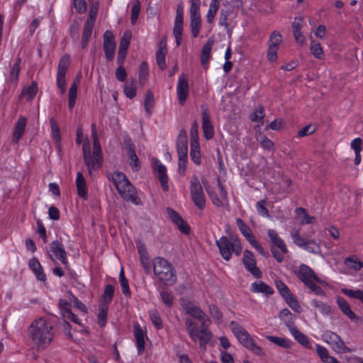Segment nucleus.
Wrapping results in <instances>:
<instances>
[{
  "label": "nucleus",
  "mask_w": 363,
  "mask_h": 363,
  "mask_svg": "<svg viewBox=\"0 0 363 363\" xmlns=\"http://www.w3.org/2000/svg\"><path fill=\"white\" fill-rule=\"evenodd\" d=\"M162 43H160V47L156 52L157 63L161 69L166 68L165 56H166V44L164 46L162 45Z\"/></svg>",
  "instance_id": "obj_35"
},
{
  "label": "nucleus",
  "mask_w": 363,
  "mask_h": 363,
  "mask_svg": "<svg viewBox=\"0 0 363 363\" xmlns=\"http://www.w3.org/2000/svg\"><path fill=\"white\" fill-rule=\"evenodd\" d=\"M341 291L346 296L351 298L359 299L363 303V291L362 290H352L349 289H342Z\"/></svg>",
  "instance_id": "obj_46"
},
{
  "label": "nucleus",
  "mask_w": 363,
  "mask_h": 363,
  "mask_svg": "<svg viewBox=\"0 0 363 363\" xmlns=\"http://www.w3.org/2000/svg\"><path fill=\"white\" fill-rule=\"evenodd\" d=\"M20 65L21 59L17 58L10 72L11 81L14 82L15 83H16L18 81V74L20 72Z\"/></svg>",
  "instance_id": "obj_49"
},
{
  "label": "nucleus",
  "mask_w": 363,
  "mask_h": 363,
  "mask_svg": "<svg viewBox=\"0 0 363 363\" xmlns=\"http://www.w3.org/2000/svg\"><path fill=\"white\" fill-rule=\"evenodd\" d=\"M323 340L329 344L336 352L347 353L351 350L347 347L342 338L335 333L328 331L323 335Z\"/></svg>",
  "instance_id": "obj_9"
},
{
  "label": "nucleus",
  "mask_w": 363,
  "mask_h": 363,
  "mask_svg": "<svg viewBox=\"0 0 363 363\" xmlns=\"http://www.w3.org/2000/svg\"><path fill=\"white\" fill-rule=\"evenodd\" d=\"M140 11V3L139 0H135L133 4L132 9H131V15H130V19H131V23L134 25L138 18V16Z\"/></svg>",
  "instance_id": "obj_48"
},
{
  "label": "nucleus",
  "mask_w": 363,
  "mask_h": 363,
  "mask_svg": "<svg viewBox=\"0 0 363 363\" xmlns=\"http://www.w3.org/2000/svg\"><path fill=\"white\" fill-rule=\"evenodd\" d=\"M295 274L305 284L311 280H314L316 282L321 281L314 271L304 264L300 265L299 269L295 272Z\"/></svg>",
  "instance_id": "obj_17"
},
{
  "label": "nucleus",
  "mask_w": 363,
  "mask_h": 363,
  "mask_svg": "<svg viewBox=\"0 0 363 363\" xmlns=\"http://www.w3.org/2000/svg\"><path fill=\"white\" fill-rule=\"evenodd\" d=\"M177 93L179 104L183 105L189 94V82L186 74L182 73L179 77Z\"/></svg>",
  "instance_id": "obj_14"
},
{
  "label": "nucleus",
  "mask_w": 363,
  "mask_h": 363,
  "mask_svg": "<svg viewBox=\"0 0 363 363\" xmlns=\"http://www.w3.org/2000/svg\"><path fill=\"white\" fill-rule=\"evenodd\" d=\"M201 116H202V129L203 135L207 140H210L213 137L214 131L213 127L211 122L208 109L206 106H201Z\"/></svg>",
  "instance_id": "obj_16"
},
{
  "label": "nucleus",
  "mask_w": 363,
  "mask_h": 363,
  "mask_svg": "<svg viewBox=\"0 0 363 363\" xmlns=\"http://www.w3.org/2000/svg\"><path fill=\"white\" fill-rule=\"evenodd\" d=\"M289 330L294 337L297 340V342H298L301 345L306 348H311V345L307 336L300 332L295 326L291 328Z\"/></svg>",
  "instance_id": "obj_30"
},
{
  "label": "nucleus",
  "mask_w": 363,
  "mask_h": 363,
  "mask_svg": "<svg viewBox=\"0 0 363 363\" xmlns=\"http://www.w3.org/2000/svg\"><path fill=\"white\" fill-rule=\"evenodd\" d=\"M190 156L195 164H199L201 163V155L197 140H195V143L193 141L191 142Z\"/></svg>",
  "instance_id": "obj_40"
},
{
  "label": "nucleus",
  "mask_w": 363,
  "mask_h": 363,
  "mask_svg": "<svg viewBox=\"0 0 363 363\" xmlns=\"http://www.w3.org/2000/svg\"><path fill=\"white\" fill-rule=\"evenodd\" d=\"M316 352L318 353L321 360L325 363H330V358H334L333 357H331L328 354V350L325 347L320 345H316Z\"/></svg>",
  "instance_id": "obj_47"
},
{
  "label": "nucleus",
  "mask_w": 363,
  "mask_h": 363,
  "mask_svg": "<svg viewBox=\"0 0 363 363\" xmlns=\"http://www.w3.org/2000/svg\"><path fill=\"white\" fill-rule=\"evenodd\" d=\"M256 140L260 143L263 148L267 150H272L274 149L273 142L262 133L259 132L256 134Z\"/></svg>",
  "instance_id": "obj_38"
},
{
  "label": "nucleus",
  "mask_w": 363,
  "mask_h": 363,
  "mask_svg": "<svg viewBox=\"0 0 363 363\" xmlns=\"http://www.w3.org/2000/svg\"><path fill=\"white\" fill-rule=\"evenodd\" d=\"M242 262L246 269L248 270L255 277L260 278L262 277V272L256 266V259L252 252L247 250L244 251Z\"/></svg>",
  "instance_id": "obj_12"
},
{
  "label": "nucleus",
  "mask_w": 363,
  "mask_h": 363,
  "mask_svg": "<svg viewBox=\"0 0 363 363\" xmlns=\"http://www.w3.org/2000/svg\"><path fill=\"white\" fill-rule=\"evenodd\" d=\"M167 213L169 219L177 226L184 234L188 235L190 232L189 225L183 220L182 216L171 208H167Z\"/></svg>",
  "instance_id": "obj_18"
},
{
  "label": "nucleus",
  "mask_w": 363,
  "mask_h": 363,
  "mask_svg": "<svg viewBox=\"0 0 363 363\" xmlns=\"http://www.w3.org/2000/svg\"><path fill=\"white\" fill-rule=\"evenodd\" d=\"M155 105V98L153 93L150 90H147L146 92V96L144 101V106L147 115L152 113V108Z\"/></svg>",
  "instance_id": "obj_39"
},
{
  "label": "nucleus",
  "mask_w": 363,
  "mask_h": 363,
  "mask_svg": "<svg viewBox=\"0 0 363 363\" xmlns=\"http://www.w3.org/2000/svg\"><path fill=\"white\" fill-rule=\"evenodd\" d=\"M91 134L93 138V143H94V151L93 152H96V154L101 155V147L99 145L98 137H97V132L96 129V125L93 123L91 125Z\"/></svg>",
  "instance_id": "obj_54"
},
{
  "label": "nucleus",
  "mask_w": 363,
  "mask_h": 363,
  "mask_svg": "<svg viewBox=\"0 0 363 363\" xmlns=\"http://www.w3.org/2000/svg\"><path fill=\"white\" fill-rule=\"evenodd\" d=\"M337 303L342 312L350 320H354L357 318L355 313L351 310L348 302L342 297H337Z\"/></svg>",
  "instance_id": "obj_25"
},
{
  "label": "nucleus",
  "mask_w": 363,
  "mask_h": 363,
  "mask_svg": "<svg viewBox=\"0 0 363 363\" xmlns=\"http://www.w3.org/2000/svg\"><path fill=\"white\" fill-rule=\"evenodd\" d=\"M228 11L222 10L220 13V18H219V24L220 26H225V28L227 30V32L229 35H230L231 29L230 28V25L228 23Z\"/></svg>",
  "instance_id": "obj_57"
},
{
  "label": "nucleus",
  "mask_w": 363,
  "mask_h": 363,
  "mask_svg": "<svg viewBox=\"0 0 363 363\" xmlns=\"http://www.w3.org/2000/svg\"><path fill=\"white\" fill-rule=\"evenodd\" d=\"M275 286L281 296L284 298L289 306L297 313L300 312V306L287 286L280 279L275 280Z\"/></svg>",
  "instance_id": "obj_7"
},
{
  "label": "nucleus",
  "mask_w": 363,
  "mask_h": 363,
  "mask_svg": "<svg viewBox=\"0 0 363 363\" xmlns=\"http://www.w3.org/2000/svg\"><path fill=\"white\" fill-rule=\"evenodd\" d=\"M177 147L178 155H187V135L186 130L184 129L180 130L177 136Z\"/></svg>",
  "instance_id": "obj_22"
},
{
  "label": "nucleus",
  "mask_w": 363,
  "mask_h": 363,
  "mask_svg": "<svg viewBox=\"0 0 363 363\" xmlns=\"http://www.w3.org/2000/svg\"><path fill=\"white\" fill-rule=\"evenodd\" d=\"M124 93L129 99H133L136 95V81L131 79L124 85Z\"/></svg>",
  "instance_id": "obj_37"
},
{
  "label": "nucleus",
  "mask_w": 363,
  "mask_h": 363,
  "mask_svg": "<svg viewBox=\"0 0 363 363\" xmlns=\"http://www.w3.org/2000/svg\"><path fill=\"white\" fill-rule=\"evenodd\" d=\"M232 332L235 335L240 343L246 349L258 356H264L265 354L262 349L258 346L248 332L235 321L233 320L230 323Z\"/></svg>",
  "instance_id": "obj_4"
},
{
  "label": "nucleus",
  "mask_w": 363,
  "mask_h": 363,
  "mask_svg": "<svg viewBox=\"0 0 363 363\" xmlns=\"http://www.w3.org/2000/svg\"><path fill=\"white\" fill-rule=\"evenodd\" d=\"M306 250L311 253H319L320 252V246L313 240H307L306 245L303 247Z\"/></svg>",
  "instance_id": "obj_53"
},
{
  "label": "nucleus",
  "mask_w": 363,
  "mask_h": 363,
  "mask_svg": "<svg viewBox=\"0 0 363 363\" xmlns=\"http://www.w3.org/2000/svg\"><path fill=\"white\" fill-rule=\"evenodd\" d=\"M267 233L272 243L271 246L272 253L276 260L281 262L284 258V255L288 252L287 247L274 230L270 229Z\"/></svg>",
  "instance_id": "obj_5"
},
{
  "label": "nucleus",
  "mask_w": 363,
  "mask_h": 363,
  "mask_svg": "<svg viewBox=\"0 0 363 363\" xmlns=\"http://www.w3.org/2000/svg\"><path fill=\"white\" fill-rule=\"evenodd\" d=\"M154 164V169L157 173L158 179L161 183L162 187L164 191H167L169 189L167 181L168 177L166 174V167L157 159L152 160Z\"/></svg>",
  "instance_id": "obj_20"
},
{
  "label": "nucleus",
  "mask_w": 363,
  "mask_h": 363,
  "mask_svg": "<svg viewBox=\"0 0 363 363\" xmlns=\"http://www.w3.org/2000/svg\"><path fill=\"white\" fill-rule=\"evenodd\" d=\"M94 26V25L91 24V23H85V24L84 26L83 33H82V48H84L86 46V45L91 38Z\"/></svg>",
  "instance_id": "obj_36"
},
{
  "label": "nucleus",
  "mask_w": 363,
  "mask_h": 363,
  "mask_svg": "<svg viewBox=\"0 0 363 363\" xmlns=\"http://www.w3.org/2000/svg\"><path fill=\"white\" fill-rule=\"evenodd\" d=\"M50 251L55 257L59 259L65 265V268L69 269L67 252L65 250L62 244L58 240H55L50 243Z\"/></svg>",
  "instance_id": "obj_19"
},
{
  "label": "nucleus",
  "mask_w": 363,
  "mask_h": 363,
  "mask_svg": "<svg viewBox=\"0 0 363 363\" xmlns=\"http://www.w3.org/2000/svg\"><path fill=\"white\" fill-rule=\"evenodd\" d=\"M26 118L24 116H21L18 118L16 123L15 130L13 134L12 140L13 142L17 143L23 135L26 127Z\"/></svg>",
  "instance_id": "obj_23"
},
{
  "label": "nucleus",
  "mask_w": 363,
  "mask_h": 363,
  "mask_svg": "<svg viewBox=\"0 0 363 363\" xmlns=\"http://www.w3.org/2000/svg\"><path fill=\"white\" fill-rule=\"evenodd\" d=\"M147 76H148L147 64L145 62H143L140 66L139 82L142 84H144L147 79Z\"/></svg>",
  "instance_id": "obj_50"
},
{
  "label": "nucleus",
  "mask_w": 363,
  "mask_h": 363,
  "mask_svg": "<svg viewBox=\"0 0 363 363\" xmlns=\"http://www.w3.org/2000/svg\"><path fill=\"white\" fill-rule=\"evenodd\" d=\"M209 313L217 321H221L223 315L216 305L211 304L209 306Z\"/></svg>",
  "instance_id": "obj_64"
},
{
  "label": "nucleus",
  "mask_w": 363,
  "mask_h": 363,
  "mask_svg": "<svg viewBox=\"0 0 363 363\" xmlns=\"http://www.w3.org/2000/svg\"><path fill=\"white\" fill-rule=\"evenodd\" d=\"M251 291L254 293H262L267 296L272 295L274 293L273 289L263 281L252 283Z\"/></svg>",
  "instance_id": "obj_28"
},
{
  "label": "nucleus",
  "mask_w": 363,
  "mask_h": 363,
  "mask_svg": "<svg viewBox=\"0 0 363 363\" xmlns=\"http://www.w3.org/2000/svg\"><path fill=\"white\" fill-rule=\"evenodd\" d=\"M218 8H219V4H216L215 2L211 3L210 7H209V9H208V13H207L208 23H211L213 22Z\"/></svg>",
  "instance_id": "obj_56"
},
{
  "label": "nucleus",
  "mask_w": 363,
  "mask_h": 363,
  "mask_svg": "<svg viewBox=\"0 0 363 363\" xmlns=\"http://www.w3.org/2000/svg\"><path fill=\"white\" fill-rule=\"evenodd\" d=\"M191 196L194 203L200 210H203L206 206V201L202 186L196 176H193L190 182Z\"/></svg>",
  "instance_id": "obj_6"
},
{
  "label": "nucleus",
  "mask_w": 363,
  "mask_h": 363,
  "mask_svg": "<svg viewBox=\"0 0 363 363\" xmlns=\"http://www.w3.org/2000/svg\"><path fill=\"white\" fill-rule=\"evenodd\" d=\"M279 318L285 323L289 330L294 327V320L295 318V315H293L289 309H282L279 313Z\"/></svg>",
  "instance_id": "obj_33"
},
{
  "label": "nucleus",
  "mask_w": 363,
  "mask_h": 363,
  "mask_svg": "<svg viewBox=\"0 0 363 363\" xmlns=\"http://www.w3.org/2000/svg\"><path fill=\"white\" fill-rule=\"evenodd\" d=\"M123 143L127 155L130 160V165L132 169L135 172L138 171L140 168L139 160L135 154V145L132 139L128 135H125L123 138Z\"/></svg>",
  "instance_id": "obj_11"
},
{
  "label": "nucleus",
  "mask_w": 363,
  "mask_h": 363,
  "mask_svg": "<svg viewBox=\"0 0 363 363\" xmlns=\"http://www.w3.org/2000/svg\"><path fill=\"white\" fill-rule=\"evenodd\" d=\"M65 73L57 72V85L60 89L61 94H64L66 91V79Z\"/></svg>",
  "instance_id": "obj_59"
},
{
  "label": "nucleus",
  "mask_w": 363,
  "mask_h": 363,
  "mask_svg": "<svg viewBox=\"0 0 363 363\" xmlns=\"http://www.w3.org/2000/svg\"><path fill=\"white\" fill-rule=\"evenodd\" d=\"M313 303L323 314L328 315L331 312L330 307L321 301L314 300Z\"/></svg>",
  "instance_id": "obj_60"
},
{
  "label": "nucleus",
  "mask_w": 363,
  "mask_h": 363,
  "mask_svg": "<svg viewBox=\"0 0 363 363\" xmlns=\"http://www.w3.org/2000/svg\"><path fill=\"white\" fill-rule=\"evenodd\" d=\"M29 333L34 345L45 348L52 341L55 330L50 323L40 318L32 323Z\"/></svg>",
  "instance_id": "obj_1"
},
{
  "label": "nucleus",
  "mask_w": 363,
  "mask_h": 363,
  "mask_svg": "<svg viewBox=\"0 0 363 363\" xmlns=\"http://www.w3.org/2000/svg\"><path fill=\"white\" fill-rule=\"evenodd\" d=\"M160 296L162 301L165 305L170 307L172 306L174 302V296L172 293L168 292L167 291H162L160 293Z\"/></svg>",
  "instance_id": "obj_61"
},
{
  "label": "nucleus",
  "mask_w": 363,
  "mask_h": 363,
  "mask_svg": "<svg viewBox=\"0 0 363 363\" xmlns=\"http://www.w3.org/2000/svg\"><path fill=\"white\" fill-rule=\"evenodd\" d=\"M267 340H269L270 342L274 343L275 345L280 346L283 348H289L291 347V342L288 340L283 338V337H279L276 336H272L269 335L267 337Z\"/></svg>",
  "instance_id": "obj_42"
},
{
  "label": "nucleus",
  "mask_w": 363,
  "mask_h": 363,
  "mask_svg": "<svg viewBox=\"0 0 363 363\" xmlns=\"http://www.w3.org/2000/svg\"><path fill=\"white\" fill-rule=\"evenodd\" d=\"M267 201L266 199H262L261 201H259L257 203V208L258 213L265 217H269V213L268 209L265 207Z\"/></svg>",
  "instance_id": "obj_62"
},
{
  "label": "nucleus",
  "mask_w": 363,
  "mask_h": 363,
  "mask_svg": "<svg viewBox=\"0 0 363 363\" xmlns=\"http://www.w3.org/2000/svg\"><path fill=\"white\" fill-rule=\"evenodd\" d=\"M131 37V32L129 30L125 31L121 39L118 50L127 51L130 45Z\"/></svg>",
  "instance_id": "obj_45"
},
{
  "label": "nucleus",
  "mask_w": 363,
  "mask_h": 363,
  "mask_svg": "<svg viewBox=\"0 0 363 363\" xmlns=\"http://www.w3.org/2000/svg\"><path fill=\"white\" fill-rule=\"evenodd\" d=\"M200 4V0H191V30L194 38H196L199 35L201 28Z\"/></svg>",
  "instance_id": "obj_8"
},
{
  "label": "nucleus",
  "mask_w": 363,
  "mask_h": 363,
  "mask_svg": "<svg viewBox=\"0 0 363 363\" xmlns=\"http://www.w3.org/2000/svg\"><path fill=\"white\" fill-rule=\"evenodd\" d=\"M345 264L350 268L354 269L357 271L360 270L363 267V263L360 261L354 259L352 257H347L345 260Z\"/></svg>",
  "instance_id": "obj_58"
},
{
  "label": "nucleus",
  "mask_w": 363,
  "mask_h": 363,
  "mask_svg": "<svg viewBox=\"0 0 363 363\" xmlns=\"http://www.w3.org/2000/svg\"><path fill=\"white\" fill-rule=\"evenodd\" d=\"M76 185L79 196L86 200L87 199L86 184L83 174L80 172L77 174Z\"/></svg>",
  "instance_id": "obj_26"
},
{
  "label": "nucleus",
  "mask_w": 363,
  "mask_h": 363,
  "mask_svg": "<svg viewBox=\"0 0 363 363\" xmlns=\"http://www.w3.org/2000/svg\"><path fill=\"white\" fill-rule=\"evenodd\" d=\"M38 91V85L37 83L34 81L31 82V84L28 87H24L22 90L21 94L19 96V100H21L23 96H26L27 99L28 101H31L35 96L36 95Z\"/></svg>",
  "instance_id": "obj_31"
},
{
  "label": "nucleus",
  "mask_w": 363,
  "mask_h": 363,
  "mask_svg": "<svg viewBox=\"0 0 363 363\" xmlns=\"http://www.w3.org/2000/svg\"><path fill=\"white\" fill-rule=\"evenodd\" d=\"M281 41V35L278 32L274 31L270 36L269 47L278 48Z\"/></svg>",
  "instance_id": "obj_52"
},
{
  "label": "nucleus",
  "mask_w": 363,
  "mask_h": 363,
  "mask_svg": "<svg viewBox=\"0 0 363 363\" xmlns=\"http://www.w3.org/2000/svg\"><path fill=\"white\" fill-rule=\"evenodd\" d=\"M184 308L186 313L201 322V325L199 330L201 333L199 337V345L201 348L205 350L206 345L211 340L212 337V333L210 330H208V327L211 323V320L201 308L190 303L186 304L184 306Z\"/></svg>",
  "instance_id": "obj_3"
},
{
  "label": "nucleus",
  "mask_w": 363,
  "mask_h": 363,
  "mask_svg": "<svg viewBox=\"0 0 363 363\" xmlns=\"http://www.w3.org/2000/svg\"><path fill=\"white\" fill-rule=\"evenodd\" d=\"M311 51L313 55L319 59L323 60L324 58V52L320 44L315 41H312L311 45Z\"/></svg>",
  "instance_id": "obj_41"
},
{
  "label": "nucleus",
  "mask_w": 363,
  "mask_h": 363,
  "mask_svg": "<svg viewBox=\"0 0 363 363\" xmlns=\"http://www.w3.org/2000/svg\"><path fill=\"white\" fill-rule=\"evenodd\" d=\"M104 50L106 57L111 61L115 55L116 43L111 31L106 30L104 34Z\"/></svg>",
  "instance_id": "obj_15"
},
{
  "label": "nucleus",
  "mask_w": 363,
  "mask_h": 363,
  "mask_svg": "<svg viewBox=\"0 0 363 363\" xmlns=\"http://www.w3.org/2000/svg\"><path fill=\"white\" fill-rule=\"evenodd\" d=\"M87 160L84 161V163L87 166L89 173H91L92 169H98L101 166V155L96 154V152H93L92 156L88 157Z\"/></svg>",
  "instance_id": "obj_27"
},
{
  "label": "nucleus",
  "mask_w": 363,
  "mask_h": 363,
  "mask_svg": "<svg viewBox=\"0 0 363 363\" xmlns=\"http://www.w3.org/2000/svg\"><path fill=\"white\" fill-rule=\"evenodd\" d=\"M150 316L153 325L158 329L161 328L162 326V320L159 313L154 311L150 312Z\"/></svg>",
  "instance_id": "obj_63"
},
{
  "label": "nucleus",
  "mask_w": 363,
  "mask_h": 363,
  "mask_svg": "<svg viewBox=\"0 0 363 363\" xmlns=\"http://www.w3.org/2000/svg\"><path fill=\"white\" fill-rule=\"evenodd\" d=\"M50 128H51V132L52 138L57 145V148L60 150V128L58 126V124L57 121L55 120L54 118H50Z\"/></svg>",
  "instance_id": "obj_34"
},
{
  "label": "nucleus",
  "mask_w": 363,
  "mask_h": 363,
  "mask_svg": "<svg viewBox=\"0 0 363 363\" xmlns=\"http://www.w3.org/2000/svg\"><path fill=\"white\" fill-rule=\"evenodd\" d=\"M121 184V187H119V186H116V189L120 195L125 200L130 201L135 204H138L139 203V199L137 196L135 188L130 184L129 181H127Z\"/></svg>",
  "instance_id": "obj_13"
},
{
  "label": "nucleus",
  "mask_w": 363,
  "mask_h": 363,
  "mask_svg": "<svg viewBox=\"0 0 363 363\" xmlns=\"http://www.w3.org/2000/svg\"><path fill=\"white\" fill-rule=\"evenodd\" d=\"M185 325L190 337L194 342H196L200 337V335H199L197 323L190 318H186L185 320Z\"/></svg>",
  "instance_id": "obj_29"
},
{
  "label": "nucleus",
  "mask_w": 363,
  "mask_h": 363,
  "mask_svg": "<svg viewBox=\"0 0 363 363\" xmlns=\"http://www.w3.org/2000/svg\"><path fill=\"white\" fill-rule=\"evenodd\" d=\"M183 13L184 7L182 3L178 4L177 7V13L173 28V34L175 38L176 44L179 46L182 40L183 32Z\"/></svg>",
  "instance_id": "obj_10"
},
{
  "label": "nucleus",
  "mask_w": 363,
  "mask_h": 363,
  "mask_svg": "<svg viewBox=\"0 0 363 363\" xmlns=\"http://www.w3.org/2000/svg\"><path fill=\"white\" fill-rule=\"evenodd\" d=\"M236 223L238 225V227L241 232V233L243 235V236L245 238L247 236V235L250 234L252 233L251 229L249 228V226L240 218L236 219Z\"/></svg>",
  "instance_id": "obj_55"
},
{
  "label": "nucleus",
  "mask_w": 363,
  "mask_h": 363,
  "mask_svg": "<svg viewBox=\"0 0 363 363\" xmlns=\"http://www.w3.org/2000/svg\"><path fill=\"white\" fill-rule=\"evenodd\" d=\"M213 43L214 40L212 38H210L202 48L201 54V62L204 67H206L209 61L210 55Z\"/></svg>",
  "instance_id": "obj_24"
},
{
  "label": "nucleus",
  "mask_w": 363,
  "mask_h": 363,
  "mask_svg": "<svg viewBox=\"0 0 363 363\" xmlns=\"http://www.w3.org/2000/svg\"><path fill=\"white\" fill-rule=\"evenodd\" d=\"M134 335L137 342V347L138 350V354H141L143 352L145 341H144V335L143 331L140 328L138 324L134 325Z\"/></svg>",
  "instance_id": "obj_32"
},
{
  "label": "nucleus",
  "mask_w": 363,
  "mask_h": 363,
  "mask_svg": "<svg viewBox=\"0 0 363 363\" xmlns=\"http://www.w3.org/2000/svg\"><path fill=\"white\" fill-rule=\"evenodd\" d=\"M112 180L116 186H119V187L122 186L121 184L129 181L126 176L122 172H114L112 175Z\"/></svg>",
  "instance_id": "obj_51"
},
{
  "label": "nucleus",
  "mask_w": 363,
  "mask_h": 363,
  "mask_svg": "<svg viewBox=\"0 0 363 363\" xmlns=\"http://www.w3.org/2000/svg\"><path fill=\"white\" fill-rule=\"evenodd\" d=\"M216 243L223 258L227 261L229 260L231 257L232 242L226 236H222L216 240Z\"/></svg>",
  "instance_id": "obj_21"
},
{
  "label": "nucleus",
  "mask_w": 363,
  "mask_h": 363,
  "mask_svg": "<svg viewBox=\"0 0 363 363\" xmlns=\"http://www.w3.org/2000/svg\"><path fill=\"white\" fill-rule=\"evenodd\" d=\"M70 64V57L68 55H64L60 59L57 67V72L66 74Z\"/></svg>",
  "instance_id": "obj_44"
},
{
  "label": "nucleus",
  "mask_w": 363,
  "mask_h": 363,
  "mask_svg": "<svg viewBox=\"0 0 363 363\" xmlns=\"http://www.w3.org/2000/svg\"><path fill=\"white\" fill-rule=\"evenodd\" d=\"M153 272L158 281L165 286H173L177 281L174 266L167 259L156 257L152 262Z\"/></svg>",
  "instance_id": "obj_2"
},
{
  "label": "nucleus",
  "mask_w": 363,
  "mask_h": 363,
  "mask_svg": "<svg viewBox=\"0 0 363 363\" xmlns=\"http://www.w3.org/2000/svg\"><path fill=\"white\" fill-rule=\"evenodd\" d=\"M296 213L298 216L302 217V224L313 223L315 220V217L310 216L308 214H307L306 210L301 207L296 208Z\"/></svg>",
  "instance_id": "obj_43"
}]
</instances>
